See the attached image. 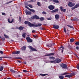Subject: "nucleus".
<instances>
[{
	"mask_svg": "<svg viewBox=\"0 0 79 79\" xmlns=\"http://www.w3.org/2000/svg\"><path fill=\"white\" fill-rule=\"evenodd\" d=\"M58 9H56L54 10H52L51 11V13H55L56 12L57 13L58 11Z\"/></svg>",
	"mask_w": 79,
	"mask_h": 79,
	"instance_id": "12",
	"label": "nucleus"
},
{
	"mask_svg": "<svg viewBox=\"0 0 79 79\" xmlns=\"http://www.w3.org/2000/svg\"><path fill=\"white\" fill-rule=\"evenodd\" d=\"M53 44L51 43H50L49 44H48L46 45V47H52Z\"/></svg>",
	"mask_w": 79,
	"mask_h": 79,
	"instance_id": "19",
	"label": "nucleus"
},
{
	"mask_svg": "<svg viewBox=\"0 0 79 79\" xmlns=\"http://www.w3.org/2000/svg\"><path fill=\"white\" fill-rule=\"evenodd\" d=\"M17 61L18 62H19V63H21V60L19 61V60H17Z\"/></svg>",
	"mask_w": 79,
	"mask_h": 79,
	"instance_id": "58",
	"label": "nucleus"
},
{
	"mask_svg": "<svg viewBox=\"0 0 79 79\" xmlns=\"http://www.w3.org/2000/svg\"><path fill=\"white\" fill-rule=\"evenodd\" d=\"M68 5L70 7H73V6H74L75 5V3H72L71 2H69Z\"/></svg>",
	"mask_w": 79,
	"mask_h": 79,
	"instance_id": "2",
	"label": "nucleus"
},
{
	"mask_svg": "<svg viewBox=\"0 0 79 79\" xmlns=\"http://www.w3.org/2000/svg\"><path fill=\"white\" fill-rule=\"evenodd\" d=\"M59 78L60 79H63L64 78V77L62 76H59Z\"/></svg>",
	"mask_w": 79,
	"mask_h": 79,
	"instance_id": "36",
	"label": "nucleus"
},
{
	"mask_svg": "<svg viewBox=\"0 0 79 79\" xmlns=\"http://www.w3.org/2000/svg\"><path fill=\"white\" fill-rule=\"evenodd\" d=\"M25 8H27V9H28V10H30V9H29V8L27 6H25Z\"/></svg>",
	"mask_w": 79,
	"mask_h": 79,
	"instance_id": "54",
	"label": "nucleus"
},
{
	"mask_svg": "<svg viewBox=\"0 0 79 79\" xmlns=\"http://www.w3.org/2000/svg\"><path fill=\"white\" fill-rule=\"evenodd\" d=\"M33 35V37H34V38H35V39H37V37H38V36L37 35Z\"/></svg>",
	"mask_w": 79,
	"mask_h": 79,
	"instance_id": "39",
	"label": "nucleus"
},
{
	"mask_svg": "<svg viewBox=\"0 0 79 79\" xmlns=\"http://www.w3.org/2000/svg\"><path fill=\"white\" fill-rule=\"evenodd\" d=\"M77 69H79V64L77 65Z\"/></svg>",
	"mask_w": 79,
	"mask_h": 79,
	"instance_id": "49",
	"label": "nucleus"
},
{
	"mask_svg": "<svg viewBox=\"0 0 79 79\" xmlns=\"http://www.w3.org/2000/svg\"><path fill=\"white\" fill-rule=\"evenodd\" d=\"M50 63H56V62L55 61V60H54L51 61H50Z\"/></svg>",
	"mask_w": 79,
	"mask_h": 79,
	"instance_id": "33",
	"label": "nucleus"
},
{
	"mask_svg": "<svg viewBox=\"0 0 79 79\" xmlns=\"http://www.w3.org/2000/svg\"><path fill=\"white\" fill-rule=\"evenodd\" d=\"M42 14H44V15H47V13L45 11H43L42 12Z\"/></svg>",
	"mask_w": 79,
	"mask_h": 79,
	"instance_id": "47",
	"label": "nucleus"
},
{
	"mask_svg": "<svg viewBox=\"0 0 79 79\" xmlns=\"http://www.w3.org/2000/svg\"><path fill=\"white\" fill-rule=\"evenodd\" d=\"M74 21H79V19L77 18H75L74 19Z\"/></svg>",
	"mask_w": 79,
	"mask_h": 79,
	"instance_id": "25",
	"label": "nucleus"
},
{
	"mask_svg": "<svg viewBox=\"0 0 79 79\" xmlns=\"http://www.w3.org/2000/svg\"><path fill=\"white\" fill-rule=\"evenodd\" d=\"M49 1H53L54 3H59V1L58 0H48Z\"/></svg>",
	"mask_w": 79,
	"mask_h": 79,
	"instance_id": "16",
	"label": "nucleus"
},
{
	"mask_svg": "<svg viewBox=\"0 0 79 79\" xmlns=\"http://www.w3.org/2000/svg\"><path fill=\"white\" fill-rule=\"evenodd\" d=\"M2 15H5V13H2Z\"/></svg>",
	"mask_w": 79,
	"mask_h": 79,
	"instance_id": "59",
	"label": "nucleus"
},
{
	"mask_svg": "<svg viewBox=\"0 0 79 79\" xmlns=\"http://www.w3.org/2000/svg\"><path fill=\"white\" fill-rule=\"evenodd\" d=\"M64 47L63 46H61L60 47L59 49L60 50H62V52L63 53V50H64Z\"/></svg>",
	"mask_w": 79,
	"mask_h": 79,
	"instance_id": "17",
	"label": "nucleus"
},
{
	"mask_svg": "<svg viewBox=\"0 0 79 79\" xmlns=\"http://www.w3.org/2000/svg\"><path fill=\"white\" fill-rule=\"evenodd\" d=\"M30 22H28L27 21H25L24 22L25 24H28L29 25Z\"/></svg>",
	"mask_w": 79,
	"mask_h": 79,
	"instance_id": "26",
	"label": "nucleus"
},
{
	"mask_svg": "<svg viewBox=\"0 0 79 79\" xmlns=\"http://www.w3.org/2000/svg\"><path fill=\"white\" fill-rule=\"evenodd\" d=\"M28 6H29V7H30V8H32L33 7L32 6L30 5H28Z\"/></svg>",
	"mask_w": 79,
	"mask_h": 79,
	"instance_id": "52",
	"label": "nucleus"
},
{
	"mask_svg": "<svg viewBox=\"0 0 79 79\" xmlns=\"http://www.w3.org/2000/svg\"><path fill=\"white\" fill-rule=\"evenodd\" d=\"M66 74H68V73H65L63 74V75H66Z\"/></svg>",
	"mask_w": 79,
	"mask_h": 79,
	"instance_id": "60",
	"label": "nucleus"
},
{
	"mask_svg": "<svg viewBox=\"0 0 79 79\" xmlns=\"http://www.w3.org/2000/svg\"><path fill=\"white\" fill-rule=\"evenodd\" d=\"M8 22L9 23H13L14 22V19H12V21H10V19H8Z\"/></svg>",
	"mask_w": 79,
	"mask_h": 79,
	"instance_id": "20",
	"label": "nucleus"
},
{
	"mask_svg": "<svg viewBox=\"0 0 79 79\" xmlns=\"http://www.w3.org/2000/svg\"><path fill=\"white\" fill-rule=\"evenodd\" d=\"M3 69V66H1L0 67V71H2Z\"/></svg>",
	"mask_w": 79,
	"mask_h": 79,
	"instance_id": "34",
	"label": "nucleus"
},
{
	"mask_svg": "<svg viewBox=\"0 0 79 79\" xmlns=\"http://www.w3.org/2000/svg\"><path fill=\"white\" fill-rule=\"evenodd\" d=\"M39 19L40 21H44L45 19L44 17H41Z\"/></svg>",
	"mask_w": 79,
	"mask_h": 79,
	"instance_id": "29",
	"label": "nucleus"
},
{
	"mask_svg": "<svg viewBox=\"0 0 79 79\" xmlns=\"http://www.w3.org/2000/svg\"><path fill=\"white\" fill-rule=\"evenodd\" d=\"M4 37H5L6 39H8L9 38V37L5 34L4 35Z\"/></svg>",
	"mask_w": 79,
	"mask_h": 79,
	"instance_id": "38",
	"label": "nucleus"
},
{
	"mask_svg": "<svg viewBox=\"0 0 79 79\" xmlns=\"http://www.w3.org/2000/svg\"><path fill=\"white\" fill-rule=\"evenodd\" d=\"M53 28L54 29H58L60 28V27L59 25L56 24L53 25Z\"/></svg>",
	"mask_w": 79,
	"mask_h": 79,
	"instance_id": "8",
	"label": "nucleus"
},
{
	"mask_svg": "<svg viewBox=\"0 0 79 79\" xmlns=\"http://www.w3.org/2000/svg\"><path fill=\"white\" fill-rule=\"evenodd\" d=\"M40 76H47V75H48V74H43L41 73H40Z\"/></svg>",
	"mask_w": 79,
	"mask_h": 79,
	"instance_id": "24",
	"label": "nucleus"
},
{
	"mask_svg": "<svg viewBox=\"0 0 79 79\" xmlns=\"http://www.w3.org/2000/svg\"><path fill=\"white\" fill-rule=\"evenodd\" d=\"M55 60L56 63H60L61 61V60L59 58H56Z\"/></svg>",
	"mask_w": 79,
	"mask_h": 79,
	"instance_id": "7",
	"label": "nucleus"
},
{
	"mask_svg": "<svg viewBox=\"0 0 79 79\" xmlns=\"http://www.w3.org/2000/svg\"><path fill=\"white\" fill-rule=\"evenodd\" d=\"M25 13H26V15H31L32 14L31 12L30 11H28L27 10H25Z\"/></svg>",
	"mask_w": 79,
	"mask_h": 79,
	"instance_id": "9",
	"label": "nucleus"
},
{
	"mask_svg": "<svg viewBox=\"0 0 79 79\" xmlns=\"http://www.w3.org/2000/svg\"><path fill=\"white\" fill-rule=\"evenodd\" d=\"M35 19H40L39 17L36 15H35Z\"/></svg>",
	"mask_w": 79,
	"mask_h": 79,
	"instance_id": "27",
	"label": "nucleus"
},
{
	"mask_svg": "<svg viewBox=\"0 0 79 79\" xmlns=\"http://www.w3.org/2000/svg\"><path fill=\"white\" fill-rule=\"evenodd\" d=\"M66 11V9H64L62 11H63V12H65Z\"/></svg>",
	"mask_w": 79,
	"mask_h": 79,
	"instance_id": "50",
	"label": "nucleus"
},
{
	"mask_svg": "<svg viewBox=\"0 0 79 79\" xmlns=\"http://www.w3.org/2000/svg\"><path fill=\"white\" fill-rule=\"evenodd\" d=\"M49 58L50 59H52V60H55V57L53 56L50 57Z\"/></svg>",
	"mask_w": 79,
	"mask_h": 79,
	"instance_id": "31",
	"label": "nucleus"
},
{
	"mask_svg": "<svg viewBox=\"0 0 79 79\" xmlns=\"http://www.w3.org/2000/svg\"><path fill=\"white\" fill-rule=\"evenodd\" d=\"M26 46H23L21 48L22 50H24V51L26 50Z\"/></svg>",
	"mask_w": 79,
	"mask_h": 79,
	"instance_id": "22",
	"label": "nucleus"
},
{
	"mask_svg": "<svg viewBox=\"0 0 79 79\" xmlns=\"http://www.w3.org/2000/svg\"><path fill=\"white\" fill-rule=\"evenodd\" d=\"M24 27L20 26L19 27L18 29L19 30L22 31V30H23V29H24Z\"/></svg>",
	"mask_w": 79,
	"mask_h": 79,
	"instance_id": "18",
	"label": "nucleus"
},
{
	"mask_svg": "<svg viewBox=\"0 0 79 79\" xmlns=\"http://www.w3.org/2000/svg\"><path fill=\"white\" fill-rule=\"evenodd\" d=\"M60 66L64 69H68V66L66 64H61Z\"/></svg>",
	"mask_w": 79,
	"mask_h": 79,
	"instance_id": "4",
	"label": "nucleus"
},
{
	"mask_svg": "<svg viewBox=\"0 0 79 79\" xmlns=\"http://www.w3.org/2000/svg\"><path fill=\"white\" fill-rule=\"evenodd\" d=\"M2 58H11L10 57L2 56L0 57V60H2Z\"/></svg>",
	"mask_w": 79,
	"mask_h": 79,
	"instance_id": "13",
	"label": "nucleus"
},
{
	"mask_svg": "<svg viewBox=\"0 0 79 79\" xmlns=\"http://www.w3.org/2000/svg\"><path fill=\"white\" fill-rule=\"evenodd\" d=\"M28 48L32 51H34V52H37V50L35 49V48H34L32 47V46H28Z\"/></svg>",
	"mask_w": 79,
	"mask_h": 79,
	"instance_id": "5",
	"label": "nucleus"
},
{
	"mask_svg": "<svg viewBox=\"0 0 79 79\" xmlns=\"http://www.w3.org/2000/svg\"><path fill=\"white\" fill-rule=\"evenodd\" d=\"M15 59H20V60L22 59V58H21V57H15Z\"/></svg>",
	"mask_w": 79,
	"mask_h": 79,
	"instance_id": "45",
	"label": "nucleus"
},
{
	"mask_svg": "<svg viewBox=\"0 0 79 79\" xmlns=\"http://www.w3.org/2000/svg\"><path fill=\"white\" fill-rule=\"evenodd\" d=\"M26 33H23L22 35V37H23V38H25L26 37Z\"/></svg>",
	"mask_w": 79,
	"mask_h": 79,
	"instance_id": "28",
	"label": "nucleus"
},
{
	"mask_svg": "<svg viewBox=\"0 0 79 79\" xmlns=\"http://www.w3.org/2000/svg\"><path fill=\"white\" fill-rule=\"evenodd\" d=\"M19 22H20V23H21V17L19 16Z\"/></svg>",
	"mask_w": 79,
	"mask_h": 79,
	"instance_id": "40",
	"label": "nucleus"
},
{
	"mask_svg": "<svg viewBox=\"0 0 79 79\" xmlns=\"http://www.w3.org/2000/svg\"><path fill=\"white\" fill-rule=\"evenodd\" d=\"M31 19H35V15L32 16L31 17Z\"/></svg>",
	"mask_w": 79,
	"mask_h": 79,
	"instance_id": "41",
	"label": "nucleus"
},
{
	"mask_svg": "<svg viewBox=\"0 0 79 79\" xmlns=\"http://www.w3.org/2000/svg\"><path fill=\"white\" fill-rule=\"evenodd\" d=\"M60 10L61 11H63V7H62V6L60 7Z\"/></svg>",
	"mask_w": 79,
	"mask_h": 79,
	"instance_id": "44",
	"label": "nucleus"
},
{
	"mask_svg": "<svg viewBox=\"0 0 79 79\" xmlns=\"http://www.w3.org/2000/svg\"><path fill=\"white\" fill-rule=\"evenodd\" d=\"M48 8L50 10H53L55 8V6L53 5H50L48 6Z\"/></svg>",
	"mask_w": 79,
	"mask_h": 79,
	"instance_id": "6",
	"label": "nucleus"
},
{
	"mask_svg": "<svg viewBox=\"0 0 79 79\" xmlns=\"http://www.w3.org/2000/svg\"><path fill=\"white\" fill-rule=\"evenodd\" d=\"M13 2V1H11L9 2H7L6 3V4H8L9 3H11V2Z\"/></svg>",
	"mask_w": 79,
	"mask_h": 79,
	"instance_id": "46",
	"label": "nucleus"
},
{
	"mask_svg": "<svg viewBox=\"0 0 79 79\" xmlns=\"http://www.w3.org/2000/svg\"><path fill=\"white\" fill-rule=\"evenodd\" d=\"M74 40H74V39L73 38L71 39L70 40V41L71 42H74Z\"/></svg>",
	"mask_w": 79,
	"mask_h": 79,
	"instance_id": "30",
	"label": "nucleus"
},
{
	"mask_svg": "<svg viewBox=\"0 0 79 79\" xmlns=\"http://www.w3.org/2000/svg\"><path fill=\"white\" fill-rule=\"evenodd\" d=\"M55 18L56 20H58L60 19V15H59L56 14L55 15Z\"/></svg>",
	"mask_w": 79,
	"mask_h": 79,
	"instance_id": "14",
	"label": "nucleus"
},
{
	"mask_svg": "<svg viewBox=\"0 0 79 79\" xmlns=\"http://www.w3.org/2000/svg\"><path fill=\"white\" fill-rule=\"evenodd\" d=\"M20 75H18V77H20Z\"/></svg>",
	"mask_w": 79,
	"mask_h": 79,
	"instance_id": "62",
	"label": "nucleus"
},
{
	"mask_svg": "<svg viewBox=\"0 0 79 79\" xmlns=\"http://www.w3.org/2000/svg\"><path fill=\"white\" fill-rule=\"evenodd\" d=\"M79 7V4H77L75 5L72 8V10H73L75 9V8H77Z\"/></svg>",
	"mask_w": 79,
	"mask_h": 79,
	"instance_id": "11",
	"label": "nucleus"
},
{
	"mask_svg": "<svg viewBox=\"0 0 79 79\" xmlns=\"http://www.w3.org/2000/svg\"><path fill=\"white\" fill-rule=\"evenodd\" d=\"M30 11H31V12H32L33 13H35V10H33V9H29Z\"/></svg>",
	"mask_w": 79,
	"mask_h": 79,
	"instance_id": "32",
	"label": "nucleus"
},
{
	"mask_svg": "<svg viewBox=\"0 0 79 79\" xmlns=\"http://www.w3.org/2000/svg\"><path fill=\"white\" fill-rule=\"evenodd\" d=\"M39 28L40 30H43L44 29L42 27H40Z\"/></svg>",
	"mask_w": 79,
	"mask_h": 79,
	"instance_id": "57",
	"label": "nucleus"
},
{
	"mask_svg": "<svg viewBox=\"0 0 79 79\" xmlns=\"http://www.w3.org/2000/svg\"><path fill=\"white\" fill-rule=\"evenodd\" d=\"M5 40V37H4L2 38V40Z\"/></svg>",
	"mask_w": 79,
	"mask_h": 79,
	"instance_id": "56",
	"label": "nucleus"
},
{
	"mask_svg": "<svg viewBox=\"0 0 79 79\" xmlns=\"http://www.w3.org/2000/svg\"><path fill=\"white\" fill-rule=\"evenodd\" d=\"M32 33H34V32H35V30H34L32 31Z\"/></svg>",
	"mask_w": 79,
	"mask_h": 79,
	"instance_id": "61",
	"label": "nucleus"
},
{
	"mask_svg": "<svg viewBox=\"0 0 79 79\" xmlns=\"http://www.w3.org/2000/svg\"><path fill=\"white\" fill-rule=\"evenodd\" d=\"M26 39L27 41V42L28 43H30V42H32V40L29 37H27Z\"/></svg>",
	"mask_w": 79,
	"mask_h": 79,
	"instance_id": "3",
	"label": "nucleus"
},
{
	"mask_svg": "<svg viewBox=\"0 0 79 79\" xmlns=\"http://www.w3.org/2000/svg\"><path fill=\"white\" fill-rule=\"evenodd\" d=\"M47 19H48V20H51L52 19V18H47Z\"/></svg>",
	"mask_w": 79,
	"mask_h": 79,
	"instance_id": "53",
	"label": "nucleus"
},
{
	"mask_svg": "<svg viewBox=\"0 0 79 79\" xmlns=\"http://www.w3.org/2000/svg\"><path fill=\"white\" fill-rule=\"evenodd\" d=\"M0 53H1V54H3V51H0Z\"/></svg>",
	"mask_w": 79,
	"mask_h": 79,
	"instance_id": "55",
	"label": "nucleus"
},
{
	"mask_svg": "<svg viewBox=\"0 0 79 79\" xmlns=\"http://www.w3.org/2000/svg\"><path fill=\"white\" fill-rule=\"evenodd\" d=\"M7 79H11L10 78L8 77L7 78Z\"/></svg>",
	"mask_w": 79,
	"mask_h": 79,
	"instance_id": "64",
	"label": "nucleus"
},
{
	"mask_svg": "<svg viewBox=\"0 0 79 79\" xmlns=\"http://www.w3.org/2000/svg\"><path fill=\"white\" fill-rule=\"evenodd\" d=\"M53 55H55V54L53 53H50L48 54H46L44 55L45 56H53Z\"/></svg>",
	"mask_w": 79,
	"mask_h": 79,
	"instance_id": "15",
	"label": "nucleus"
},
{
	"mask_svg": "<svg viewBox=\"0 0 79 79\" xmlns=\"http://www.w3.org/2000/svg\"><path fill=\"white\" fill-rule=\"evenodd\" d=\"M37 5H38L39 6H41V4L40 2H37Z\"/></svg>",
	"mask_w": 79,
	"mask_h": 79,
	"instance_id": "35",
	"label": "nucleus"
},
{
	"mask_svg": "<svg viewBox=\"0 0 79 79\" xmlns=\"http://www.w3.org/2000/svg\"><path fill=\"white\" fill-rule=\"evenodd\" d=\"M23 71L24 72V73H28V71L25 70H23Z\"/></svg>",
	"mask_w": 79,
	"mask_h": 79,
	"instance_id": "43",
	"label": "nucleus"
},
{
	"mask_svg": "<svg viewBox=\"0 0 79 79\" xmlns=\"http://www.w3.org/2000/svg\"><path fill=\"white\" fill-rule=\"evenodd\" d=\"M42 25L41 23H38L37 24H33L31 23L30 22L28 26L30 27H40V26H41Z\"/></svg>",
	"mask_w": 79,
	"mask_h": 79,
	"instance_id": "1",
	"label": "nucleus"
},
{
	"mask_svg": "<svg viewBox=\"0 0 79 79\" xmlns=\"http://www.w3.org/2000/svg\"><path fill=\"white\" fill-rule=\"evenodd\" d=\"M64 32H65L66 33V28L65 27H64Z\"/></svg>",
	"mask_w": 79,
	"mask_h": 79,
	"instance_id": "51",
	"label": "nucleus"
},
{
	"mask_svg": "<svg viewBox=\"0 0 79 79\" xmlns=\"http://www.w3.org/2000/svg\"><path fill=\"white\" fill-rule=\"evenodd\" d=\"M10 72H12V73H15V71L12 69H10Z\"/></svg>",
	"mask_w": 79,
	"mask_h": 79,
	"instance_id": "23",
	"label": "nucleus"
},
{
	"mask_svg": "<svg viewBox=\"0 0 79 79\" xmlns=\"http://www.w3.org/2000/svg\"><path fill=\"white\" fill-rule=\"evenodd\" d=\"M67 26H68L70 28H73V27L72 26L69 25H67Z\"/></svg>",
	"mask_w": 79,
	"mask_h": 79,
	"instance_id": "37",
	"label": "nucleus"
},
{
	"mask_svg": "<svg viewBox=\"0 0 79 79\" xmlns=\"http://www.w3.org/2000/svg\"><path fill=\"white\" fill-rule=\"evenodd\" d=\"M13 55H18L20 53V51H17L15 52H13L12 53Z\"/></svg>",
	"mask_w": 79,
	"mask_h": 79,
	"instance_id": "10",
	"label": "nucleus"
},
{
	"mask_svg": "<svg viewBox=\"0 0 79 79\" xmlns=\"http://www.w3.org/2000/svg\"><path fill=\"white\" fill-rule=\"evenodd\" d=\"M77 58H79V57L78 56H77Z\"/></svg>",
	"mask_w": 79,
	"mask_h": 79,
	"instance_id": "63",
	"label": "nucleus"
},
{
	"mask_svg": "<svg viewBox=\"0 0 79 79\" xmlns=\"http://www.w3.org/2000/svg\"><path fill=\"white\" fill-rule=\"evenodd\" d=\"M65 77H69L70 78L71 77H72V75H66L65 76Z\"/></svg>",
	"mask_w": 79,
	"mask_h": 79,
	"instance_id": "21",
	"label": "nucleus"
},
{
	"mask_svg": "<svg viewBox=\"0 0 79 79\" xmlns=\"http://www.w3.org/2000/svg\"><path fill=\"white\" fill-rule=\"evenodd\" d=\"M76 48L77 50H79V47L76 46Z\"/></svg>",
	"mask_w": 79,
	"mask_h": 79,
	"instance_id": "48",
	"label": "nucleus"
},
{
	"mask_svg": "<svg viewBox=\"0 0 79 79\" xmlns=\"http://www.w3.org/2000/svg\"><path fill=\"white\" fill-rule=\"evenodd\" d=\"M68 48L69 49H71L72 47H71V46L70 45H69L68 46Z\"/></svg>",
	"mask_w": 79,
	"mask_h": 79,
	"instance_id": "42",
	"label": "nucleus"
}]
</instances>
